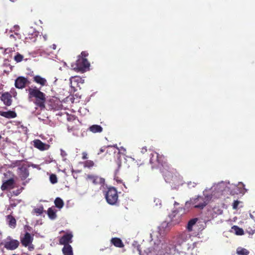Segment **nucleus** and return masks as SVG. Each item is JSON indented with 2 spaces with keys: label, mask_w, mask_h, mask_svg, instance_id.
<instances>
[{
  "label": "nucleus",
  "mask_w": 255,
  "mask_h": 255,
  "mask_svg": "<svg viewBox=\"0 0 255 255\" xmlns=\"http://www.w3.org/2000/svg\"><path fill=\"white\" fill-rule=\"evenodd\" d=\"M150 163L152 168H159L166 182L171 183L174 181L176 177L169 170L170 165L164 156L156 152L151 153L150 155Z\"/></svg>",
  "instance_id": "obj_1"
},
{
  "label": "nucleus",
  "mask_w": 255,
  "mask_h": 255,
  "mask_svg": "<svg viewBox=\"0 0 255 255\" xmlns=\"http://www.w3.org/2000/svg\"><path fill=\"white\" fill-rule=\"evenodd\" d=\"M28 98L34 99V104L39 107L41 110L45 108V103L46 102V95L40 91L37 87L29 88L28 89Z\"/></svg>",
  "instance_id": "obj_2"
},
{
  "label": "nucleus",
  "mask_w": 255,
  "mask_h": 255,
  "mask_svg": "<svg viewBox=\"0 0 255 255\" xmlns=\"http://www.w3.org/2000/svg\"><path fill=\"white\" fill-rule=\"evenodd\" d=\"M88 55L87 51H82L81 55L78 56L75 64V66L74 67L75 71L84 73L89 69L90 64L86 58Z\"/></svg>",
  "instance_id": "obj_3"
},
{
  "label": "nucleus",
  "mask_w": 255,
  "mask_h": 255,
  "mask_svg": "<svg viewBox=\"0 0 255 255\" xmlns=\"http://www.w3.org/2000/svg\"><path fill=\"white\" fill-rule=\"evenodd\" d=\"M211 198L209 196H198L195 198H192L189 201H187L185 205H192L195 208L203 209L209 203Z\"/></svg>",
  "instance_id": "obj_4"
},
{
  "label": "nucleus",
  "mask_w": 255,
  "mask_h": 255,
  "mask_svg": "<svg viewBox=\"0 0 255 255\" xmlns=\"http://www.w3.org/2000/svg\"><path fill=\"white\" fill-rule=\"evenodd\" d=\"M105 198L107 202L110 205H115L118 200V195L117 189L111 187L108 188L105 193Z\"/></svg>",
  "instance_id": "obj_5"
},
{
  "label": "nucleus",
  "mask_w": 255,
  "mask_h": 255,
  "mask_svg": "<svg viewBox=\"0 0 255 255\" xmlns=\"http://www.w3.org/2000/svg\"><path fill=\"white\" fill-rule=\"evenodd\" d=\"M191 235L187 232H183L178 234L174 238V241L176 245L179 246H186L187 248L189 249L188 244L186 243L190 239Z\"/></svg>",
  "instance_id": "obj_6"
},
{
  "label": "nucleus",
  "mask_w": 255,
  "mask_h": 255,
  "mask_svg": "<svg viewBox=\"0 0 255 255\" xmlns=\"http://www.w3.org/2000/svg\"><path fill=\"white\" fill-rule=\"evenodd\" d=\"M19 245V242L17 240H14L10 237L6 238L4 241L3 246L4 247L8 250H14L17 249Z\"/></svg>",
  "instance_id": "obj_7"
},
{
  "label": "nucleus",
  "mask_w": 255,
  "mask_h": 255,
  "mask_svg": "<svg viewBox=\"0 0 255 255\" xmlns=\"http://www.w3.org/2000/svg\"><path fill=\"white\" fill-rule=\"evenodd\" d=\"M86 180L90 181L95 185H99L104 186L105 183V180L104 178L97 175L88 174L86 176Z\"/></svg>",
  "instance_id": "obj_8"
},
{
  "label": "nucleus",
  "mask_w": 255,
  "mask_h": 255,
  "mask_svg": "<svg viewBox=\"0 0 255 255\" xmlns=\"http://www.w3.org/2000/svg\"><path fill=\"white\" fill-rule=\"evenodd\" d=\"M28 166L26 164H23L18 168V174L21 180L26 179L29 176Z\"/></svg>",
  "instance_id": "obj_9"
},
{
  "label": "nucleus",
  "mask_w": 255,
  "mask_h": 255,
  "mask_svg": "<svg viewBox=\"0 0 255 255\" xmlns=\"http://www.w3.org/2000/svg\"><path fill=\"white\" fill-rule=\"evenodd\" d=\"M33 241V237L29 233L26 232L23 237L20 238V241L22 245L25 247H27L31 245Z\"/></svg>",
  "instance_id": "obj_10"
},
{
  "label": "nucleus",
  "mask_w": 255,
  "mask_h": 255,
  "mask_svg": "<svg viewBox=\"0 0 255 255\" xmlns=\"http://www.w3.org/2000/svg\"><path fill=\"white\" fill-rule=\"evenodd\" d=\"M29 83L27 79L22 76L18 77L15 80V86L17 89L24 88L27 84Z\"/></svg>",
  "instance_id": "obj_11"
},
{
  "label": "nucleus",
  "mask_w": 255,
  "mask_h": 255,
  "mask_svg": "<svg viewBox=\"0 0 255 255\" xmlns=\"http://www.w3.org/2000/svg\"><path fill=\"white\" fill-rule=\"evenodd\" d=\"M72 233H67L60 238L59 244L64 245V246L70 245L69 244L72 242Z\"/></svg>",
  "instance_id": "obj_12"
},
{
  "label": "nucleus",
  "mask_w": 255,
  "mask_h": 255,
  "mask_svg": "<svg viewBox=\"0 0 255 255\" xmlns=\"http://www.w3.org/2000/svg\"><path fill=\"white\" fill-rule=\"evenodd\" d=\"M181 216V214H179V211L177 210L173 211L169 215L170 221L173 224H178L180 222Z\"/></svg>",
  "instance_id": "obj_13"
},
{
  "label": "nucleus",
  "mask_w": 255,
  "mask_h": 255,
  "mask_svg": "<svg viewBox=\"0 0 255 255\" xmlns=\"http://www.w3.org/2000/svg\"><path fill=\"white\" fill-rule=\"evenodd\" d=\"M1 100L4 104L7 106H9L12 103V96L8 92L4 93L1 96Z\"/></svg>",
  "instance_id": "obj_14"
},
{
  "label": "nucleus",
  "mask_w": 255,
  "mask_h": 255,
  "mask_svg": "<svg viewBox=\"0 0 255 255\" xmlns=\"http://www.w3.org/2000/svg\"><path fill=\"white\" fill-rule=\"evenodd\" d=\"M33 142L34 146L40 150H44L48 148L46 147L48 145L39 139H35L33 141Z\"/></svg>",
  "instance_id": "obj_15"
},
{
  "label": "nucleus",
  "mask_w": 255,
  "mask_h": 255,
  "mask_svg": "<svg viewBox=\"0 0 255 255\" xmlns=\"http://www.w3.org/2000/svg\"><path fill=\"white\" fill-rule=\"evenodd\" d=\"M14 183V180L13 178H10L4 182L1 186V189L2 191L7 190L8 188H12Z\"/></svg>",
  "instance_id": "obj_16"
},
{
  "label": "nucleus",
  "mask_w": 255,
  "mask_h": 255,
  "mask_svg": "<svg viewBox=\"0 0 255 255\" xmlns=\"http://www.w3.org/2000/svg\"><path fill=\"white\" fill-rule=\"evenodd\" d=\"M33 81L36 83L39 84L41 86H45L47 84V80L39 75L34 76Z\"/></svg>",
  "instance_id": "obj_17"
},
{
  "label": "nucleus",
  "mask_w": 255,
  "mask_h": 255,
  "mask_svg": "<svg viewBox=\"0 0 255 255\" xmlns=\"http://www.w3.org/2000/svg\"><path fill=\"white\" fill-rule=\"evenodd\" d=\"M0 116L7 119H12L15 118L17 115L15 112L9 111L7 112H0Z\"/></svg>",
  "instance_id": "obj_18"
},
{
  "label": "nucleus",
  "mask_w": 255,
  "mask_h": 255,
  "mask_svg": "<svg viewBox=\"0 0 255 255\" xmlns=\"http://www.w3.org/2000/svg\"><path fill=\"white\" fill-rule=\"evenodd\" d=\"M111 243L117 248H123L124 247V243L121 239L119 238H113L111 240Z\"/></svg>",
  "instance_id": "obj_19"
},
{
  "label": "nucleus",
  "mask_w": 255,
  "mask_h": 255,
  "mask_svg": "<svg viewBox=\"0 0 255 255\" xmlns=\"http://www.w3.org/2000/svg\"><path fill=\"white\" fill-rule=\"evenodd\" d=\"M88 129L93 133H100L103 131V128L100 125H93L90 126Z\"/></svg>",
  "instance_id": "obj_20"
},
{
  "label": "nucleus",
  "mask_w": 255,
  "mask_h": 255,
  "mask_svg": "<svg viewBox=\"0 0 255 255\" xmlns=\"http://www.w3.org/2000/svg\"><path fill=\"white\" fill-rule=\"evenodd\" d=\"M7 221L9 227L14 228L16 225V221L15 219L11 215L6 216Z\"/></svg>",
  "instance_id": "obj_21"
},
{
  "label": "nucleus",
  "mask_w": 255,
  "mask_h": 255,
  "mask_svg": "<svg viewBox=\"0 0 255 255\" xmlns=\"http://www.w3.org/2000/svg\"><path fill=\"white\" fill-rule=\"evenodd\" d=\"M64 255H73L72 248L71 245L64 246L62 249Z\"/></svg>",
  "instance_id": "obj_22"
},
{
  "label": "nucleus",
  "mask_w": 255,
  "mask_h": 255,
  "mask_svg": "<svg viewBox=\"0 0 255 255\" xmlns=\"http://www.w3.org/2000/svg\"><path fill=\"white\" fill-rule=\"evenodd\" d=\"M198 220L197 218H193L191 219L188 223L187 226V229L189 232H191L193 230V226L196 223Z\"/></svg>",
  "instance_id": "obj_23"
},
{
  "label": "nucleus",
  "mask_w": 255,
  "mask_h": 255,
  "mask_svg": "<svg viewBox=\"0 0 255 255\" xmlns=\"http://www.w3.org/2000/svg\"><path fill=\"white\" fill-rule=\"evenodd\" d=\"M118 169L115 171V175L114 176V179L117 181L118 183H122L123 182L122 180L119 177L117 176V173L119 171V169L121 166V162L120 161H117Z\"/></svg>",
  "instance_id": "obj_24"
},
{
  "label": "nucleus",
  "mask_w": 255,
  "mask_h": 255,
  "mask_svg": "<svg viewBox=\"0 0 255 255\" xmlns=\"http://www.w3.org/2000/svg\"><path fill=\"white\" fill-rule=\"evenodd\" d=\"M47 214L49 218L52 220L55 219L57 217L56 212L52 208H49L48 209Z\"/></svg>",
  "instance_id": "obj_25"
},
{
  "label": "nucleus",
  "mask_w": 255,
  "mask_h": 255,
  "mask_svg": "<svg viewBox=\"0 0 255 255\" xmlns=\"http://www.w3.org/2000/svg\"><path fill=\"white\" fill-rule=\"evenodd\" d=\"M54 204L55 206L59 209H61L64 206L63 201L59 197H57L55 199L54 201Z\"/></svg>",
  "instance_id": "obj_26"
},
{
  "label": "nucleus",
  "mask_w": 255,
  "mask_h": 255,
  "mask_svg": "<svg viewBox=\"0 0 255 255\" xmlns=\"http://www.w3.org/2000/svg\"><path fill=\"white\" fill-rule=\"evenodd\" d=\"M232 229L237 235H243L244 234V232L243 229L237 226H234L232 227Z\"/></svg>",
  "instance_id": "obj_27"
},
{
  "label": "nucleus",
  "mask_w": 255,
  "mask_h": 255,
  "mask_svg": "<svg viewBox=\"0 0 255 255\" xmlns=\"http://www.w3.org/2000/svg\"><path fill=\"white\" fill-rule=\"evenodd\" d=\"M237 253L241 255H248L249 252L246 249L238 248L237 250Z\"/></svg>",
  "instance_id": "obj_28"
},
{
  "label": "nucleus",
  "mask_w": 255,
  "mask_h": 255,
  "mask_svg": "<svg viewBox=\"0 0 255 255\" xmlns=\"http://www.w3.org/2000/svg\"><path fill=\"white\" fill-rule=\"evenodd\" d=\"M83 164L84 167L90 168L94 166L95 163L94 161L92 160H87L84 162Z\"/></svg>",
  "instance_id": "obj_29"
},
{
  "label": "nucleus",
  "mask_w": 255,
  "mask_h": 255,
  "mask_svg": "<svg viewBox=\"0 0 255 255\" xmlns=\"http://www.w3.org/2000/svg\"><path fill=\"white\" fill-rule=\"evenodd\" d=\"M33 212L36 214L37 215H40L42 214L43 212V206H41L38 208H36L34 209Z\"/></svg>",
  "instance_id": "obj_30"
},
{
  "label": "nucleus",
  "mask_w": 255,
  "mask_h": 255,
  "mask_svg": "<svg viewBox=\"0 0 255 255\" xmlns=\"http://www.w3.org/2000/svg\"><path fill=\"white\" fill-rule=\"evenodd\" d=\"M161 248L164 251L165 253H168L170 251V248L167 247V243L165 242L161 244Z\"/></svg>",
  "instance_id": "obj_31"
},
{
  "label": "nucleus",
  "mask_w": 255,
  "mask_h": 255,
  "mask_svg": "<svg viewBox=\"0 0 255 255\" xmlns=\"http://www.w3.org/2000/svg\"><path fill=\"white\" fill-rule=\"evenodd\" d=\"M50 181L52 184H55L57 182V178L55 174H52L50 175Z\"/></svg>",
  "instance_id": "obj_32"
},
{
  "label": "nucleus",
  "mask_w": 255,
  "mask_h": 255,
  "mask_svg": "<svg viewBox=\"0 0 255 255\" xmlns=\"http://www.w3.org/2000/svg\"><path fill=\"white\" fill-rule=\"evenodd\" d=\"M23 56L19 53H17L15 56H14V60L17 62H21L23 59Z\"/></svg>",
  "instance_id": "obj_33"
},
{
  "label": "nucleus",
  "mask_w": 255,
  "mask_h": 255,
  "mask_svg": "<svg viewBox=\"0 0 255 255\" xmlns=\"http://www.w3.org/2000/svg\"><path fill=\"white\" fill-rule=\"evenodd\" d=\"M22 160H16L14 162H12L11 164V167H14L16 166H18V167H20L22 164L21 163Z\"/></svg>",
  "instance_id": "obj_34"
},
{
  "label": "nucleus",
  "mask_w": 255,
  "mask_h": 255,
  "mask_svg": "<svg viewBox=\"0 0 255 255\" xmlns=\"http://www.w3.org/2000/svg\"><path fill=\"white\" fill-rule=\"evenodd\" d=\"M197 184V183L192 181H189L187 183V185L189 188L195 187Z\"/></svg>",
  "instance_id": "obj_35"
},
{
  "label": "nucleus",
  "mask_w": 255,
  "mask_h": 255,
  "mask_svg": "<svg viewBox=\"0 0 255 255\" xmlns=\"http://www.w3.org/2000/svg\"><path fill=\"white\" fill-rule=\"evenodd\" d=\"M240 202L238 200L234 201L233 204V208L234 209H237Z\"/></svg>",
  "instance_id": "obj_36"
},
{
  "label": "nucleus",
  "mask_w": 255,
  "mask_h": 255,
  "mask_svg": "<svg viewBox=\"0 0 255 255\" xmlns=\"http://www.w3.org/2000/svg\"><path fill=\"white\" fill-rule=\"evenodd\" d=\"M106 149H107L106 146H103V147H101L99 149V150L98 151L97 154L98 155H99V154H101L102 153L106 151Z\"/></svg>",
  "instance_id": "obj_37"
},
{
  "label": "nucleus",
  "mask_w": 255,
  "mask_h": 255,
  "mask_svg": "<svg viewBox=\"0 0 255 255\" xmlns=\"http://www.w3.org/2000/svg\"><path fill=\"white\" fill-rule=\"evenodd\" d=\"M67 129H68V131L69 132H71V131H74V130H76V128L74 126H71L68 125Z\"/></svg>",
  "instance_id": "obj_38"
},
{
  "label": "nucleus",
  "mask_w": 255,
  "mask_h": 255,
  "mask_svg": "<svg viewBox=\"0 0 255 255\" xmlns=\"http://www.w3.org/2000/svg\"><path fill=\"white\" fill-rule=\"evenodd\" d=\"M88 154L86 152H83L82 153V159H86L88 158Z\"/></svg>",
  "instance_id": "obj_39"
},
{
  "label": "nucleus",
  "mask_w": 255,
  "mask_h": 255,
  "mask_svg": "<svg viewBox=\"0 0 255 255\" xmlns=\"http://www.w3.org/2000/svg\"><path fill=\"white\" fill-rule=\"evenodd\" d=\"M27 247H28V250L30 251H31L34 250V246L32 244Z\"/></svg>",
  "instance_id": "obj_40"
},
{
  "label": "nucleus",
  "mask_w": 255,
  "mask_h": 255,
  "mask_svg": "<svg viewBox=\"0 0 255 255\" xmlns=\"http://www.w3.org/2000/svg\"><path fill=\"white\" fill-rule=\"evenodd\" d=\"M51 48L54 49V50H55L56 49V45L55 44H52L51 45Z\"/></svg>",
  "instance_id": "obj_41"
},
{
  "label": "nucleus",
  "mask_w": 255,
  "mask_h": 255,
  "mask_svg": "<svg viewBox=\"0 0 255 255\" xmlns=\"http://www.w3.org/2000/svg\"><path fill=\"white\" fill-rule=\"evenodd\" d=\"M73 119V120H75V119H74V117H73V116H69V117L67 118V119H68V121L71 120H72V119Z\"/></svg>",
  "instance_id": "obj_42"
},
{
  "label": "nucleus",
  "mask_w": 255,
  "mask_h": 255,
  "mask_svg": "<svg viewBox=\"0 0 255 255\" xmlns=\"http://www.w3.org/2000/svg\"><path fill=\"white\" fill-rule=\"evenodd\" d=\"M10 1L12 2H14L16 1H17V0H9Z\"/></svg>",
  "instance_id": "obj_43"
},
{
  "label": "nucleus",
  "mask_w": 255,
  "mask_h": 255,
  "mask_svg": "<svg viewBox=\"0 0 255 255\" xmlns=\"http://www.w3.org/2000/svg\"><path fill=\"white\" fill-rule=\"evenodd\" d=\"M54 109V107H50L49 108V110H52V109Z\"/></svg>",
  "instance_id": "obj_44"
},
{
  "label": "nucleus",
  "mask_w": 255,
  "mask_h": 255,
  "mask_svg": "<svg viewBox=\"0 0 255 255\" xmlns=\"http://www.w3.org/2000/svg\"><path fill=\"white\" fill-rule=\"evenodd\" d=\"M175 204H177V205H178V203H177V202H175Z\"/></svg>",
  "instance_id": "obj_45"
},
{
  "label": "nucleus",
  "mask_w": 255,
  "mask_h": 255,
  "mask_svg": "<svg viewBox=\"0 0 255 255\" xmlns=\"http://www.w3.org/2000/svg\"><path fill=\"white\" fill-rule=\"evenodd\" d=\"M157 246H158L159 245V243H157Z\"/></svg>",
  "instance_id": "obj_46"
},
{
  "label": "nucleus",
  "mask_w": 255,
  "mask_h": 255,
  "mask_svg": "<svg viewBox=\"0 0 255 255\" xmlns=\"http://www.w3.org/2000/svg\"><path fill=\"white\" fill-rule=\"evenodd\" d=\"M1 138V136L0 135V139Z\"/></svg>",
  "instance_id": "obj_47"
}]
</instances>
